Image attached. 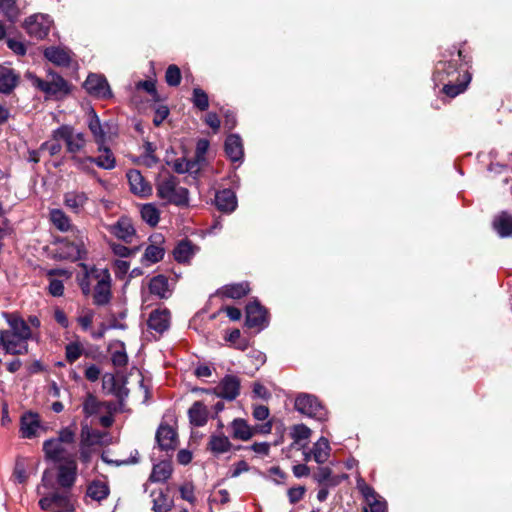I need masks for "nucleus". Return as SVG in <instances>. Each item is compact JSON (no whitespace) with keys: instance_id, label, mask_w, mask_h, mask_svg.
Returning a JSON list of instances; mask_svg holds the SVG:
<instances>
[{"instance_id":"nucleus-1","label":"nucleus","mask_w":512,"mask_h":512,"mask_svg":"<svg viewBox=\"0 0 512 512\" xmlns=\"http://www.w3.org/2000/svg\"><path fill=\"white\" fill-rule=\"evenodd\" d=\"M432 79L435 86H441V93L453 99L467 90L472 74L453 60H440L434 66Z\"/></svg>"},{"instance_id":"nucleus-2","label":"nucleus","mask_w":512,"mask_h":512,"mask_svg":"<svg viewBox=\"0 0 512 512\" xmlns=\"http://www.w3.org/2000/svg\"><path fill=\"white\" fill-rule=\"evenodd\" d=\"M26 77L32 82L36 89L45 94L46 100H63L67 98L73 90V85L52 69L47 70L46 80L41 79L31 72H27Z\"/></svg>"},{"instance_id":"nucleus-3","label":"nucleus","mask_w":512,"mask_h":512,"mask_svg":"<svg viewBox=\"0 0 512 512\" xmlns=\"http://www.w3.org/2000/svg\"><path fill=\"white\" fill-rule=\"evenodd\" d=\"M98 151L103 152V155H100L98 157H92V156H86V157H73V163L74 165L88 173V174H95V170L90 167L89 164L94 163L99 168L105 169V170H111L115 168L116 166V159L113 155V152L111 149L104 144H98Z\"/></svg>"},{"instance_id":"nucleus-4","label":"nucleus","mask_w":512,"mask_h":512,"mask_svg":"<svg viewBox=\"0 0 512 512\" xmlns=\"http://www.w3.org/2000/svg\"><path fill=\"white\" fill-rule=\"evenodd\" d=\"M52 139L55 141H63L66 145V152L71 154L70 159L73 162V157H78L77 153L80 152L86 145V139L83 133H74V128L71 125L63 124L57 129L52 131Z\"/></svg>"},{"instance_id":"nucleus-5","label":"nucleus","mask_w":512,"mask_h":512,"mask_svg":"<svg viewBox=\"0 0 512 512\" xmlns=\"http://www.w3.org/2000/svg\"><path fill=\"white\" fill-rule=\"evenodd\" d=\"M295 409L303 415L319 421L327 419V409L314 395L301 393L295 399Z\"/></svg>"},{"instance_id":"nucleus-6","label":"nucleus","mask_w":512,"mask_h":512,"mask_svg":"<svg viewBox=\"0 0 512 512\" xmlns=\"http://www.w3.org/2000/svg\"><path fill=\"white\" fill-rule=\"evenodd\" d=\"M357 489L368 505V507L363 508L362 512H388L386 500L372 486L368 485L363 478L357 479Z\"/></svg>"},{"instance_id":"nucleus-7","label":"nucleus","mask_w":512,"mask_h":512,"mask_svg":"<svg viewBox=\"0 0 512 512\" xmlns=\"http://www.w3.org/2000/svg\"><path fill=\"white\" fill-rule=\"evenodd\" d=\"M245 326L248 328H256L261 331L269 325L268 310L260 304L259 301L254 300L246 305L245 308Z\"/></svg>"},{"instance_id":"nucleus-8","label":"nucleus","mask_w":512,"mask_h":512,"mask_svg":"<svg viewBox=\"0 0 512 512\" xmlns=\"http://www.w3.org/2000/svg\"><path fill=\"white\" fill-rule=\"evenodd\" d=\"M52 21L43 14H34L26 18L23 27L30 37L42 40L48 36Z\"/></svg>"},{"instance_id":"nucleus-9","label":"nucleus","mask_w":512,"mask_h":512,"mask_svg":"<svg viewBox=\"0 0 512 512\" xmlns=\"http://www.w3.org/2000/svg\"><path fill=\"white\" fill-rule=\"evenodd\" d=\"M3 316L10 326L12 330V336L16 339V341L19 343L24 342V344H28L27 341L32 338V331L27 322L16 312H4Z\"/></svg>"},{"instance_id":"nucleus-10","label":"nucleus","mask_w":512,"mask_h":512,"mask_svg":"<svg viewBox=\"0 0 512 512\" xmlns=\"http://www.w3.org/2000/svg\"><path fill=\"white\" fill-rule=\"evenodd\" d=\"M83 87L87 93L92 96L102 99H108L112 97V91L108 81L103 75L90 73L83 83Z\"/></svg>"},{"instance_id":"nucleus-11","label":"nucleus","mask_w":512,"mask_h":512,"mask_svg":"<svg viewBox=\"0 0 512 512\" xmlns=\"http://www.w3.org/2000/svg\"><path fill=\"white\" fill-rule=\"evenodd\" d=\"M240 388V379L235 375L227 374L220 380L218 386L213 389V393L219 398L233 401L239 396Z\"/></svg>"},{"instance_id":"nucleus-12","label":"nucleus","mask_w":512,"mask_h":512,"mask_svg":"<svg viewBox=\"0 0 512 512\" xmlns=\"http://www.w3.org/2000/svg\"><path fill=\"white\" fill-rule=\"evenodd\" d=\"M155 440L160 450L174 451L178 444V433L167 423H161L156 431Z\"/></svg>"},{"instance_id":"nucleus-13","label":"nucleus","mask_w":512,"mask_h":512,"mask_svg":"<svg viewBox=\"0 0 512 512\" xmlns=\"http://www.w3.org/2000/svg\"><path fill=\"white\" fill-rule=\"evenodd\" d=\"M57 483L60 487L70 489L77 480L78 466L76 458H67L57 467Z\"/></svg>"},{"instance_id":"nucleus-14","label":"nucleus","mask_w":512,"mask_h":512,"mask_svg":"<svg viewBox=\"0 0 512 512\" xmlns=\"http://www.w3.org/2000/svg\"><path fill=\"white\" fill-rule=\"evenodd\" d=\"M62 444L56 438L45 440L42 447L45 458L54 463L67 461V458H76L75 454L67 453Z\"/></svg>"},{"instance_id":"nucleus-15","label":"nucleus","mask_w":512,"mask_h":512,"mask_svg":"<svg viewBox=\"0 0 512 512\" xmlns=\"http://www.w3.org/2000/svg\"><path fill=\"white\" fill-rule=\"evenodd\" d=\"M102 278L97 282L93 292V304L96 306H105L110 303L112 298L111 277L107 269L103 270Z\"/></svg>"},{"instance_id":"nucleus-16","label":"nucleus","mask_w":512,"mask_h":512,"mask_svg":"<svg viewBox=\"0 0 512 512\" xmlns=\"http://www.w3.org/2000/svg\"><path fill=\"white\" fill-rule=\"evenodd\" d=\"M126 177L128 179L130 191L142 198H147L152 195V186L144 178L139 170L130 169Z\"/></svg>"},{"instance_id":"nucleus-17","label":"nucleus","mask_w":512,"mask_h":512,"mask_svg":"<svg viewBox=\"0 0 512 512\" xmlns=\"http://www.w3.org/2000/svg\"><path fill=\"white\" fill-rule=\"evenodd\" d=\"M171 312L168 308L153 310L147 320L149 329L162 335L170 327Z\"/></svg>"},{"instance_id":"nucleus-18","label":"nucleus","mask_w":512,"mask_h":512,"mask_svg":"<svg viewBox=\"0 0 512 512\" xmlns=\"http://www.w3.org/2000/svg\"><path fill=\"white\" fill-rule=\"evenodd\" d=\"M215 205L217 209L221 212H233L238 205L235 192L230 188H225L217 191L215 194Z\"/></svg>"},{"instance_id":"nucleus-19","label":"nucleus","mask_w":512,"mask_h":512,"mask_svg":"<svg viewBox=\"0 0 512 512\" xmlns=\"http://www.w3.org/2000/svg\"><path fill=\"white\" fill-rule=\"evenodd\" d=\"M224 151L232 162L242 161L244 148L241 137L238 134H229L224 142Z\"/></svg>"},{"instance_id":"nucleus-20","label":"nucleus","mask_w":512,"mask_h":512,"mask_svg":"<svg viewBox=\"0 0 512 512\" xmlns=\"http://www.w3.org/2000/svg\"><path fill=\"white\" fill-rule=\"evenodd\" d=\"M40 427L38 413L31 411L25 412L20 419V432L23 438L31 439L36 436V431Z\"/></svg>"},{"instance_id":"nucleus-21","label":"nucleus","mask_w":512,"mask_h":512,"mask_svg":"<svg viewBox=\"0 0 512 512\" xmlns=\"http://www.w3.org/2000/svg\"><path fill=\"white\" fill-rule=\"evenodd\" d=\"M110 232L118 239L130 244L136 230L128 218L121 217L114 225L111 226Z\"/></svg>"},{"instance_id":"nucleus-22","label":"nucleus","mask_w":512,"mask_h":512,"mask_svg":"<svg viewBox=\"0 0 512 512\" xmlns=\"http://www.w3.org/2000/svg\"><path fill=\"white\" fill-rule=\"evenodd\" d=\"M189 422L194 427H203L207 424L209 411L202 401H195L188 410Z\"/></svg>"},{"instance_id":"nucleus-23","label":"nucleus","mask_w":512,"mask_h":512,"mask_svg":"<svg viewBox=\"0 0 512 512\" xmlns=\"http://www.w3.org/2000/svg\"><path fill=\"white\" fill-rule=\"evenodd\" d=\"M103 388L108 389V392L117 397L120 403L129 395V389L124 386V383L120 384L111 373H106L103 376Z\"/></svg>"},{"instance_id":"nucleus-24","label":"nucleus","mask_w":512,"mask_h":512,"mask_svg":"<svg viewBox=\"0 0 512 512\" xmlns=\"http://www.w3.org/2000/svg\"><path fill=\"white\" fill-rule=\"evenodd\" d=\"M493 229L502 238L512 236V214L502 211L497 214L492 221Z\"/></svg>"},{"instance_id":"nucleus-25","label":"nucleus","mask_w":512,"mask_h":512,"mask_svg":"<svg viewBox=\"0 0 512 512\" xmlns=\"http://www.w3.org/2000/svg\"><path fill=\"white\" fill-rule=\"evenodd\" d=\"M44 57L59 67H69L71 64V57L67 50L51 46L44 50Z\"/></svg>"},{"instance_id":"nucleus-26","label":"nucleus","mask_w":512,"mask_h":512,"mask_svg":"<svg viewBox=\"0 0 512 512\" xmlns=\"http://www.w3.org/2000/svg\"><path fill=\"white\" fill-rule=\"evenodd\" d=\"M250 292L247 282L228 284L220 288L217 293L225 298L241 299Z\"/></svg>"},{"instance_id":"nucleus-27","label":"nucleus","mask_w":512,"mask_h":512,"mask_svg":"<svg viewBox=\"0 0 512 512\" xmlns=\"http://www.w3.org/2000/svg\"><path fill=\"white\" fill-rule=\"evenodd\" d=\"M232 448V443L229 438L225 436L223 433L220 434H212L209 437V441L207 443V450H209L214 455H220L230 451Z\"/></svg>"},{"instance_id":"nucleus-28","label":"nucleus","mask_w":512,"mask_h":512,"mask_svg":"<svg viewBox=\"0 0 512 512\" xmlns=\"http://www.w3.org/2000/svg\"><path fill=\"white\" fill-rule=\"evenodd\" d=\"M58 241L64 244L67 250H56L54 254V259L76 261L82 258L81 248L79 245L75 244L74 242L68 241L66 238L59 239Z\"/></svg>"},{"instance_id":"nucleus-29","label":"nucleus","mask_w":512,"mask_h":512,"mask_svg":"<svg viewBox=\"0 0 512 512\" xmlns=\"http://www.w3.org/2000/svg\"><path fill=\"white\" fill-rule=\"evenodd\" d=\"M110 494L109 485L101 480L95 479L92 480L86 489V495L90 497L92 500L101 502L105 500Z\"/></svg>"},{"instance_id":"nucleus-30","label":"nucleus","mask_w":512,"mask_h":512,"mask_svg":"<svg viewBox=\"0 0 512 512\" xmlns=\"http://www.w3.org/2000/svg\"><path fill=\"white\" fill-rule=\"evenodd\" d=\"M88 202L85 192L71 191L64 194V205L75 214H79Z\"/></svg>"},{"instance_id":"nucleus-31","label":"nucleus","mask_w":512,"mask_h":512,"mask_svg":"<svg viewBox=\"0 0 512 512\" xmlns=\"http://www.w3.org/2000/svg\"><path fill=\"white\" fill-rule=\"evenodd\" d=\"M151 496H153L152 511L154 512H170L174 507L173 498H171L168 493L162 489L158 492L153 491Z\"/></svg>"},{"instance_id":"nucleus-32","label":"nucleus","mask_w":512,"mask_h":512,"mask_svg":"<svg viewBox=\"0 0 512 512\" xmlns=\"http://www.w3.org/2000/svg\"><path fill=\"white\" fill-rule=\"evenodd\" d=\"M232 437L242 441L250 440L254 435L255 431L251 426L248 425L247 421L243 418H236L231 423Z\"/></svg>"},{"instance_id":"nucleus-33","label":"nucleus","mask_w":512,"mask_h":512,"mask_svg":"<svg viewBox=\"0 0 512 512\" xmlns=\"http://www.w3.org/2000/svg\"><path fill=\"white\" fill-rule=\"evenodd\" d=\"M178 185V180L175 176L169 175L166 179L159 181L156 184L157 196L160 199L169 200L174 192H176V187Z\"/></svg>"},{"instance_id":"nucleus-34","label":"nucleus","mask_w":512,"mask_h":512,"mask_svg":"<svg viewBox=\"0 0 512 512\" xmlns=\"http://www.w3.org/2000/svg\"><path fill=\"white\" fill-rule=\"evenodd\" d=\"M148 288L151 294L161 299L167 298L169 288L168 278L162 274L156 275L150 279Z\"/></svg>"},{"instance_id":"nucleus-35","label":"nucleus","mask_w":512,"mask_h":512,"mask_svg":"<svg viewBox=\"0 0 512 512\" xmlns=\"http://www.w3.org/2000/svg\"><path fill=\"white\" fill-rule=\"evenodd\" d=\"M19 82V75L12 69L0 72V93L10 94Z\"/></svg>"},{"instance_id":"nucleus-36","label":"nucleus","mask_w":512,"mask_h":512,"mask_svg":"<svg viewBox=\"0 0 512 512\" xmlns=\"http://www.w3.org/2000/svg\"><path fill=\"white\" fill-rule=\"evenodd\" d=\"M194 247L190 240H181L173 250L174 259L178 263L188 262L194 254Z\"/></svg>"},{"instance_id":"nucleus-37","label":"nucleus","mask_w":512,"mask_h":512,"mask_svg":"<svg viewBox=\"0 0 512 512\" xmlns=\"http://www.w3.org/2000/svg\"><path fill=\"white\" fill-rule=\"evenodd\" d=\"M172 471V465L169 461H161L153 466L149 480L151 482H165L171 477Z\"/></svg>"},{"instance_id":"nucleus-38","label":"nucleus","mask_w":512,"mask_h":512,"mask_svg":"<svg viewBox=\"0 0 512 512\" xmlns=\"http://www.w3.org/2000/svg\"><path fill=\"white\" fill-rule=\"evenodd\" d=\"M88 127L94 136L96 144H104L106 137L100 119L94 109L89 113Z\"/></svg>"},{"instance_id":"nucleus-39","label":"nucleus","mask_w":512,"mask_h":512,"mask_svg":"<svg viewBox=\"0 0 512 512\" xmlns=\"http://www.w3.org/2000/svg\"><path fill=\"white\" fill-rule=\"evenodd\" d=\"M330 445L329 441L325 437H320L319 440L314 444L312 449L313 458L316 463L322 464L324 463L330 454Z\"/></svg>"},{"instance_id":"nucleus-40","label":"nucleus","mask_w":512,"mask_h":512,"mask_svg":"<svg viewBox=\"0 0 512 512\" xmlns=\"http://www.w3.org/2000/svg\"><path fill=\"white\" fill-rule=\"evenodd\" d=\"M50 220L61 232H67L72 227L70 218L61 209H52Z\"/></svg>"},{"instance_id":"nucleus-41","label":"nucleus","mask_w":512,"mask_h":512,"mask_svg":"<svg viewBox=\"0 0 512 512\" xmlns=\"http://www.w3.org/2000/svg\"><path fill=\"white\" fill-rule=\"evenodd\" d=\"M141 217L151 227L157 226L160 220V211L152 204H144L141 208Z\"/></svg>"},{"instance_id":"nucleus-42","label":"nucleus","mask_w":512,"mask_h":512,"mask_svg":"<svg viewBox=\"0 0 512 512\" xmlns=\"http://www.w3.org/2000/svg\"><path fill=\"white\" fill-rule=\"evenodd\" d=\"M101 406L102 403L97 397L93 393L88 392L83 402V413L87 418L91 417L99 413Z\"/></svg>"},{"instance_id":"nucleus-43","label":"nucleus","mask_w":512,"mask_h":512,"mask_svg":"<svg viewBox=\"0 0 512 512\" xmlns=\"http://www.w3.org/2000/svg\"><path fill=\"white\" fill-rule=\"evenodd\" d=\"M191 101L194 107L200 111H206L209 108L208 94L199 87L193 89Z\"/></svg>"},{"instance_id":"nucleus-44","label":"nucleus","mask_w":512,"mask_h":512,"mask_svg":"<svg viewBox=\"0 0 512 512\" xmlns=\"http://www.w3.org/2000/svg\"><path fill=\"white\" fill-rule=\"evenodd\" d=\"M182 73L176 64H170L165 71V82L170 87H178L181 84Z\"/></svg>"},{"instance_id":"nucleus-45","label":"nucleus","mask_w":512,"mask_h":512,"mask_svg":"<svg viewBox=\"0 0 512 512\" xmlns=\"http://www.w3.org/2000/svg\"><path fill=\"white\" fill-rule=\"evenodd\" d=\"M53 512H74V507L70 502L69 496L58 492L54 493Z\"/></svg>"},{"instance_id":"nucleus-46","label":"nucleus","mask_w":512,"mask_h":512,"mask_svg":"<svg viewBox=\"0 0 512 512\" xmlns=\"http://www.w3.org/2000/svg\"><path fill=\"white\" fill-rule=\"evenodd\" d=\"M314 479L319 484H327L336 486L339 484V480L336 477H332V470L329 467H320L314 474Z\"/></svg>"},{"instance_id":"nucleus-47","label":"nucleus","mask_w":512,"mask_h":512,"mask_svg":"<svg viewBox=\"0 0 512 512\" xmlns=\"http://www.w3.org/2000/svg\"><path fill=\"white\" fill-rule=\"evenodd\" d=\"M83 354V346L80 342H70L65 347V358L69 364H73Z\"/></svg>"},{"instance_id":"nucleus-48","label":"nucleus","mask_w":512,"mask_h":512,"mask_svg":"<svg viewBox=\"0 0 512 512\" xmlns=\"http://www.w3.org/2000/svg\"><path fill=\"white\" fill-rule=\"evenodd\" d=\"M312 434V431L305 424H296L291 428V438L295 444H300L303 440H308Z\"/></svg>"},{"instance_id":"nucleus-49","label":"nucleus","mask_w":512,"mask_h":512,"mask_svg":"<svg viewBox=\"0 0 512 512\" xmlns=\"http://www.w3.org/2000/svg\"><path fill=\"white\" fill-rule=\"evenodd\" d=\"M164 254V248L151 244L145 249L142 261L146 260L150 263H157L163 259Z\"/></svg>"},{"instance_id":"nucleus-50","label":"nucleus","mask_w":512,"mask_h":512,"mask_svg":"<svg viewBox=\"0 0 512 512\" xmlns=\"http://www.w3.org/2000/svg\"><path fill=\"white\" fill-rule=\"evenodd\" d=\"M189 191L185 187H176V192L172 194L168 202L176 206H186L189 201Z\"/></svg>"},{"instance_id":"nucleus-51","label":"nucleus","mask_w":512,"mask_h":512,"mask_svg":"<svg viewBox=\"0 0 512 512\" xmlns=\"http://www.w3.org/2000/svg\"><path fill=\"white\" fill-rule=\"evenodd\" d=\"M143 147L145 150V154L143 156L144 164L151 168L159 162V158L155 155L156 147L149 141L145 142Z\"/></svg>"},{"instance_id":"nucleus-52","label":"nucleus","mask_w":512,"mask_h":512,"mask_svg":"<svg viewBox=\"0 0 512 512\" xmlns=\"http://www.w3.org/2000/svg\"><path fill=\"white\" fill-rule=\"evenodd\" d=\"M169 114H170V110L167 105H163V104L157 105L155 107V111H154L153 124L156 127L161 126L162 123L164 122V120L169 116Z\"/></svg>"},{"instance_id":"nucleus-53","label":"nucleus","mask_w":512,"mask_h":512,"mask_svg":"<svg viewBox=\"0 0 512 512\" xmlns=\"http://www.w3.org/2000/svg\"><path fill=\"white\" fill-rule=\"evenodd\" d=\"M0 346H3L5 353L10 354V355L18 356V355H26L29 353V345L28 344L23 345V350H17V349H15L14 343L5 342V341H3V338H0Z\"/></svg>"},{"instance_id":"nucleus-54","label":"nucleus","mask_w":512,"mask_h":512,"mask_svg":"<svg viewBox=\"0 0 512 512\" xmlns=\"http://www.w3.org/2000/svg\"><path fill=\"white\" fill-rule=\"evenodd\" d=\"M121 346L122 350L115 351L111 356V361L116 367H125L128 364V355L123 342H121Z\"/></svg>"},{"instance_id":"nucleus-55","label":"nucleus","mask_w":512,"mask_h":512,"mask_svg":"<svg viewBox=\"0 0 512 512\" xmlns=\"http://www.w3.org/2000/svg\"><path fill=\"white\" fill-rule=\"evenodd\" d=\"M76 433L71 427H65L60 429L58 437L56 438L60 443L73 444L75 442Z\"/></svg>"},{"instance_id":"nucleus-56","label":"nucleus","mask_w":512,"mask_h":512,"mask_svg":"<svg viewBox=\"0 0 512 512\" xmlns=\"http://www.w3.org/2000/svg\"><path fill=\"white\" fill-rule=\"evenodd\" d=\"M179 491L183 500L188 501L190 504H194L196 502L197 499L194 494V486L192 483L180 486Z\"/></svg>"},{"instance_id":"nucleus-57","label":"nucleus","mask_w":512,"mask_h":512,"mask_svg":"<svg viewBox=\"0 0 512 512\" xmlns=\"http://www.w3.org/2000/svg\"><path fill=\"white\" fill-rule=\"evenodd\" d=\"M13 476L15 477L17 482L20 484H23L27 481L28 475L26 473V468H25V464L23 461H20V460L16 461L14 471H13Z\"/></svg>"},{"instance_id":"nucleus-58","label":"nucleus","mask_w":512,"mask_h":512,"mask_svg":"<svg viewBox=\"0 0 512 512\" xmlns=\"http://www.w3.org/2000/svg\"><path fill=\"white\" fill-rule=\"evenodd\" d=\"M109 245L112 252L118 257L128 258L133 256V251L123 244L111 242Z\"/></svg>"},{"instance_id":"nucleus-59","label":"nucleus","mask_w":512,"mask_h":512,"mask_svg":"<svg viewBox=\"0 0 512 512\" xmlns=\"http://www.w3.org/2000/svg\"><path fill=\"white\" fill-rule=\"evenodd\" d=\"M39 150L40 151L47 150L49 152L50 156H55L61 152L62 145L60 144V141H55L52 139L51 141L43 142L41 144Z\"/></svg>"},{"instance_id":"nucleus-60","label":"nucleus","mask_w":512,"mask_h":512,"mask_svg":"<svg viewBox=\"0 0 512 512\" xmlns=\"http://www.w3.org/2000/svg\"><path fill=\"white\" fill-rule=\"evenodd\" d=\"M210 142L208 139L201 138L196 143L195 156L197 160H205V155L209 149Z\"/></svg>"},{"instance_id":"nucleus-61","label":"nucleus","mask_w":512,"mask_h":512,"mask_svg":"<svg viewBox=\"0 0 512 512\" xmlns=\"http://www.w3.org/2000/svg\"><path fill=\"white\" fill-rule=\"evenodd\" d=\"M48 292L54 297H60L64 293V284L59 279H51L49 281Z\"/></svg>"},{"instance_id":"nucleus-62","label":"nucleus","mask_w":512,"mask_h":512,"mask_svg":"<svg viewBox=\"0 0 512 512\" xmlns=\"http://www.w3.org/2000/svg\"><path fill=\"white\" fill-rule=\"evenodd\" d=\"M306 492V489L304 486H297V487H292L288 490V498H289V501L291 504H296L297 502H299L304 494Z\"/></svg>"},{"instance_id":"nucleus-63","label":"nucleus","mask_w":512,"mask_h":512,"mask_svg":"<svg viewBox=\"0 0 512 512\" xmlns=\"http://www.w3.org/2000/svg\"><path fill=\"white\" fill-rule=\"evenodd\" d=\"M224 127L227 130H233L237 125V118L234 111L227 109L223 112Z\"/></svg>"},{"instance_id":"nucleus-64","label":"nucleus","mask_w":512,"mask_h":512,"mask_svg":"<svg viewBox=\"0 0 512 512\" xmlns=\"http://www.w3.org/2000/svg\"><path fill=\"white\" fill-rule=\"evenodd\" d=\"M270 411L267 406L255 405L253 407L252 415L256 420L264 421L269 417Z\"/></svg>"}]
</instances>
